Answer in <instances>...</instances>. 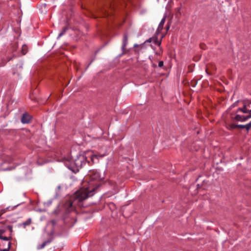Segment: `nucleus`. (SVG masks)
<instances>
[{"label": "nucleus", "instance_id": "8", "mask_svg": "<svg viewBox=\"0 0 251 251\" xmlns=\"http://www.w3.org/2000/svg\"><path fill=\"white\" fill-rule=\"evenodd\" d=\"M233 119L237 121L244 122L246 121V120L244 119H246L245 116L238 114H237Z\"/></svg>", "mask_w": 251, "mask_h": 251}, {"label": "nucleus", "instance_id": "10", "mask_svg": "<svg viewBox=\"0 0 251 251\" xmlns=\"http://www.w3.org/2000/svg\"><path fill=\"white\" fill-rule=\"evenodd\" d=\"M51 242V239H49V240L44 242L41 245H39L37 246V249L41 250V249H43L46 246V245L50 243Z\"/></svg>", "mask_w": 251, "mask_h": 251}, {"label": "nucleus", "instance_id": "9", "mask_svg": "<svg viewBox=\"0 0 251 251\" xmlns=\"http://www.w3.org/2000/svg\"><path fill=\"white\" fill-rule=\"evenodd\" d=\"M238 127L240 128H245L247 131H248L251 127V121L245 125H238Z\"/></svg>", "mask_w": 251, "mask_h": 251}, {"label": "nucleus", "instance_id": "30", "mask_svg": "<svg viewBox=\"0 0 251 251\" xmlns=\"http://www.w3.org/2000/svg\"><path fill=\"white\" fill-rule=\"evenodd\" d=\"M60 188H61V186H58V189H60Z\"/></svg>", "mask_w": 251, "mask_h": 251}, {"label": "nucleus", "instance_id": "26", "mask_svg": "<svg viewBox=\"0 0 251 251\" xmlns=\"http://www.w3.org/2000/svg\"><path fill=\"white\" fill-rule=\"evenodd\" d=\"M2 251H8V249H5L2 250Z\"/></svg>", "mask_w": 251, "mask_h": 251}, {"label": "nucleus", "instance_id": "23", "mask_svg": "<svg viewBox=\"0 0 251 251\" xmlns=\"http://www.w3.org/2000/svg\"><path fill=\"white\" fill-rule=\"evenodd\" d=\"M237 102H235L234 103H233L232 105H231L230 106V107H229V108H230V109H231L232 108H233V107H235V106L236 105V103H237Z\"/></svg>", "mask_w": 251, "mask_h": 251}, {"label": "nucleus", "instance_id": "28", "mask_svg": "<svg viewBox=\"0 0 251 251\" xmlns=\"http://www.w3.org/2000/svg\"><path fill=\"white\" fill-rule=\"evenodd\" d=\"M11 59H12V57L9 58H8V61H10Z\"/></svg>", "mask_w": 251, "mask_h": 251}, {"label": "nucleus", "instance_id": "25", "mask_svg": "<svg viewBox=\"0 0 251 251\" xmlns=\"http://www.w3.org/2000/svg\"><path fill=\"white\" fill-rule=\"evenodd\" d=\"M8 249H9L10 246V243L9 242L8 243Z\"/></svg>", "mask_w": 251, "mask_h": 251}, {"label": "nucleus", "instance_id": "20", "mask_svg": "<svg viewBox=\"0 0 251 251\" xmlns=\"http://www.w3.org/2000/svg\"><path fill=\"white\" fill-rule=\"evenodd\" d=\"M163 65H164V62H163V61H160L159 62V63H158V66H159V67H163Z\"/></svg>", "mask_w": 251, "mask_h": 251}, {"label": "nucleus", "instance_id": "24", "mask_svg": "<svg viewBox=\"0 0 251 251\" xmlns=\"http://www.w3.org/2000/svg\"><path fill=\"white\" fill-rule=\"evenodd\" d=\"M138 46H139V45L135 44L134 45L133 47L134 48H136V47H138Z\"/></svg>", "mask_w": 251, "mask_h": 251}, {"label": "nucleus", "instance_id": "6", "mask_svg": "<svg viewBox=\"0 0 251 251\" xmlns=\"http://www.w3.org/2000/svg\"><path fill=\"white\" fill-rule=\"evenodd\" d=\"M104 156V154L103 155H99L94 154L91 155V159L92 162L94 163L96 160H99L100 158H101Z\"/></svg>", "mask_w": 251, "mask_h": 251}, {"label": "nucleus", "instance_id": "5", "mask_svg": "<svg viewBox=\"0 0 251 251\" xmlns=\"http://www.w3.org/2000/svg\"><path fill=\"white\" fill-rule=\"evenodd\" d=\"M165 20H166V17H164L161 20V21L158 25V28L156 31V33L158 34L159 32H160L163 29V25L165 23Z\"/></svg>", "mask_w": 251, "mask_h": 251}, {"label": "nucleus", "instance_id": "11", "mask_svg": "<svg viewBox=\"0 0 251 251\" xmlns=\"http://www.w3.org/2000/svg\"><path fill=\"white\" fill-rule=\"evenodd\" d=\"M21 51L22 55H25L28 51L27 46L25 44L23 45Z\"/></svg>", "mask_w": 251, "mask_h": 251}, {"label": "nucleus", "instance_id": "1", "mask_svg": "<svg viewBox=\"0 0 251 251\" xmlns=\"http://www.w3.org/2000/svg\"><path fill=\"white\" fill-rule=\"evenodd\" d=\"M100 174H92L90 176L91 182L89 183V186L85 189L79 190L75 192L73 196V201L70 203V206H74L75 205L80 206V202L85 200L89 197L93 196L97 191L98 187L101 183H98L99 180H101L104 178V175L101 176Z\"/></svg>", "mask_w": 251, "mask_h": 251}, {"label": "nucleus", "instance_id": "29", "mask_svg": "<svg viewBox=\"0 0 251 251\" xmlns=\"http://www.w3.org/2000/svg\"><path fill=\"white\" fill-rule=\"evenodd\" d=\"M249 113H251V110H249Z\"/></svg>", "mask_w": 251, "mask_h": 251}, {"label": "nucleus", "instance_id": "22", "mask_svg": "<svg viewBox=\"0 0 251 251\" xmlns=\"http://www.w3.org/2000/svg\"><path fill=\"white\" fill-rule=\"evenodd\" d=\"M93 60H94V59H93L91 61V62L89 63V64L87 66L86 68V70H87V69L89 68V67L90 66V65L91 64V63H92V62L93 61Z\"/></svg>", "mask_w": 251, "mask_h": 251}, {"label": "nucleus", "instance_id": "27", "mask_svg": "<svg viewBox=\"0 0 251 251\" xmlns=\"http://www.w3.org/2000/svg\"><path fill=\"white\" fill-rule=\"evenodd\" d=\"M250 104H251V102H250V103L247 105H248V106L250 107Z\"/></svg>", "mask_w": 251, "mask_h": 251}, {"label": "nucleus", "instance_id": "18", "mask_svg": "<svg viewBox=\"0 0 251 251\" xmlns=\"http://www.w3.org/2000/svg\"><path fill=\"white\" fill-rule=\"evenodd\" d=\"M0 238L2 240H5V241H8V238L6 236H3L2 235H0Z\"/></svg>", "mask_w": 251, "mask_h": 251}, {"label": "nucleus", "instance_id": "3", "mask_svg": "<svg viewBox=\"0 0 251 251\" xmlns=\"http://www.w3.org/2000/svg\"><path fill=\"white\" fill-rule=\"evenodd\" d=\"M31 120V117L27 113H24L23 114L21 118V122L23 124H28L30 122Z\"/></svg>", "mask_w": 251, "mask_h": 251}, {"label": "nucleus", "instance_id": "21", "mask_svg": "<svg viewBox=\"0 0 251 251\" xmlns=\"http://www.w3.org/2000/svg\"><path fill=\"white\" fill-rule=\"evenodd\" d=\"M251 118V113H250V114L247 116H246V119H245V120H246V121L249 119Z\"/></svg>", "mask_w": 251, "mask_h": 251}, {"label": "nucleus", "instance_id": "19", "mask_svg": "<svg viewBox=\"0 0 251 251\" xmlns=\"http://www.w3.org/2000/svg\"><path fill=\"white\" fill-rule=\"evenodd\" d=\"M153 37L149 38V39L146 40L144 42V44L147 43H151V42H152L153 41Z\"/></svg>", "mask_w": 251, "mask_h": 251}, {"label": "nucleus", "instance_id": "31", "mask_svg": "<svg viewBox=\"0 0 251 251\" xmlns=\"http://www.w3.org/2000/svg\"><path fill=\"white\" fill-rule=\"evenodd\" d=\"M16 56V54H13V57H14V56Z\"/></svg>", "mask_w": 251, "mask_h": 251}, {"label": "nucleus", "instance_id": "14", "mask_svg": "<svg viewBox=\"0 0 251 251\" xmlns=\"http://www.w3.org/2000/svg\"><path fill=\"white\" fill-rule=\"evenodd\" d=\"M18 48V44L17 42H14L11 45V50L12 52H14L17 51Z\"/></svg>", "mask_w": 251, "mask_h": 251}, {"label": "nucleus", "instance_id": "13", "mask_svg": "<svg viewBox=\"0 0 251 251\" xmlns=\"http://www.w3.org/2000/svg\"><path fill=\"white\" fill-rule=\"evenodd\" d=\"M31 223V219L30 218H29L25 221L22 223L21 225L22 226H23V227L24 228H25L26 226L30 225Z\"/></svg>", "mask_w": 251, "mask_h": 251}, {"label": "nucleus", "instance_id": "16", "mask_svg": "<svg viewBox=\"0 0 251 251\" xmlns=\"http://www.w3.org/2000/svg\"><path fill=\"white\" fill-rule=\"evenodd\" d=\"M238 125H235L233 124H228L226 126V127L229 130H233L234 129L238 127Z\"/></svg>", "mask_w": 251, "mask_h": 251}, {"label": "nucleus", "instance_id": "17", "mask_svg": "<svg viewBox=\"0 0 251 251\" xmlns=\"http://www.w3.org/2000/svg\"><path fill=\"white\" fill-rule=\"evenodd\" d=\"M155 45L160 46L161 44V40H158L157 37H155V38H153V41Z\"/></svg>", "mask_w": 251, "mask_h": 251}, {"label": "nucleus", "instance_id": "4", "mask_svg": "<svg viewBox=\"0 0 251 251\" xmlns=\"http://www.w3.org/2000/svg\"><path fill=\"white\" fill-rule=\"evenodd\" d=\"M128 43V36L127 34L125 33L124 34L123 44L122 46V50L124 51L125 50Z\"/></svg>", "mask_w": 251, "mask_h": 251}, {"label": "nucleus", "instance_id": "2", "mask_svg": "<svg viewBox=\"0 0 251 251\" xmlns=\"http://www.w3.org/2000/svg\"><path fill=\"white\" fill-rule=\"evenodd\" d=\"M86 157L84 155L79 154L77 155L76 157L74 156L72 153H71V157H70L69 162L70 164L66 163V166L73 173H76L79 171L83 164H85L86 161Z\"/></svg>", "mask_w": 251, "mask_h": 251}, {"label": "nucleus", "instance_id": "7", "mask_svg": "<svg viewBox=\"0 0 251 251\" xmlns=\"http://www.w3.org/2000/svg\"><path fill=\"white\" fill-rule=\"evenodd\" d=\"M5 163H3L1 160H0V171H11L12 170V167H2V166L4 164H5Z\"/></svg>", "mask_w": 251, "mask_h": 251}, {"label": "nucleus", "instance_id": "15", "mask_svg": "<svg viewBox=\"0 0 251 251\" xmlns=\"http://www.w3.org/2000/svg\"><path fill=\"white\" fill-rule=\"evenodd\" d=\"M68 27L67 26H65L64 27L62 30L61 31V32H60V33L59 34L58 37H57V38H59L60 37H61L62 36H63V35H64L66 31L68 30Z\"/></svg>", "mask_w": 251, "mask_h": 251}, {"label": "nucleus", "instance_id": "12", "mask_svg": "<svg viewBox=\"0 0 251 251\" xmlns=\"http://www.w3.org/2000/svg\"><path fill=\"white\" fill-rule=\"evenodd\" d=\"M247 106H248L247 105L244 104L243 108H239L236 112H238L239 111H241L244 113H249V110L247 109Z\"/></svg>", "mask_w": 251, "mask_h": 251}]
</instances>
